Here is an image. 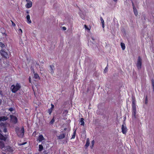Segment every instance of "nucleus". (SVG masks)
<instances>
[{
    "label": "nucleus",
    "mask_w": 154,
    "mask_h": 154,
    "mask_svg": "<svg viewBox=\"0 0 154 154\" xmlns=\"http://www.w3.org/2000/svg\"><path fill=\"white\" fill-rule=\"evenodd\" d=\"M21 88V86L20 83H17L16 85H12L11 87V89L13 93H16L17 91L20 90Z\"/></svg>",
    "instance_id": "obj_1"
},
{
    "label": "nucleus",
    "mask_w": 154,
    "mask_h": 154,
    "mask_svg": "<svg viewBox=\"0 0 154 154\" xmlns=\"http://www.w3.org/2000/svg\"><path fill=\"white\" fill-rule=\"evenodd\" d=\"M16 132L18 136L20 137H23L24 133V130L23 127L20 130L19 129H16Z\"/></svg>",
    "instance_id": "obj_2"
},
{
    "label": "nucleus",
    "mask_w": 154,
    "mask_h": 154,
    "mask_svg": "<svg viewBox=\"0 0 154 154\" xmlns=\"http://www.w3.org/2000/svg\"><path fill=\"white\" fill-rule=\"evenodd\" d=\"M142 65V60L141 57L139 56L138 57L136 66L138 70H140L141 68Z\"/></svg>",
    "instance_id": "obj_3"
},
{
    "label": "nucleus",
    "mask_w": 154,
    "mask_h": 154,
    "mask_svg": "<svg viewBox=\"0 0 154 154\" xmlns=\"http://www.w3.org/2000/svg\"><path fill=\"white\" fill-rule=\"evenodd\" d=\"M0 53L2 57H3L5 58H8V55L7 52L5 51L4 50L2 49L0 51Z\"/></svg>",
    "instance_id": "obj_4"
},
{
    "label": "nucleus",
    "mask_w": 154,
    "mask_h": 154,
    "mask_svg": "<svg viewBox=\"0 0 154 154\" xmlns=\"http://www.w3.org/2000/svg\"><path fill=\"white\" fill-rule=\"evenodd\" d=\"M12 122L14 124H16L17 122V118L15 116L13 115H11L10 116Z\"/></svg>",
    "instance_id": "obj_5"
},
{
    "label": "nucleus",
    "mask_w": 154,
    "mask_h": 154,
    "mask_svg": "<svg viewBox=\"0 0 154 154\" xmlns=\"http://www.w3.org/2000/svg\"><path fill=\"white\" fill-rule=\"evenodd\" d=\"M122 132L123 134H125L127 131V129L126 126V125L124 123V124L122 126Z\"/></svg>",
    "instance_id": "obj_6"
},
{
    "label": "nucleus",
    "mask_w": 154,
    "mask_h": 154,
    "mask_svg": "<svg viewBox=\"0 0 154 154\" xmlns=\"http://www.w3.org/2000/svg\"><path fill=\"white\" fill-rule=\"evenodd\" d=\"M136 101L134 98H132V110H136Z\"/></svg>",
    "instance_id": "obj_7"
},
{
    "label": "nucleus",
    "mask_w": 154,
    "mask_h": 154,
    "mask_svg": "<svg viewBox=\"0 0 154 154\" xmlns=\"http://www.w3.org/2000/svg\"><path fill=\"white\" fill-rule=\"evenodd\" d=\"M55 69L54 66L53 65H50L49 71L52 74H53L54 73Z\"/></svg>",
    "instance_id": "obj_8"
},
{
    "label": "nucleus",
    "mask_w": 154,
    "mask_h": 154,
    "mask_svg": "<svg viewBox=\"0 0 154 154\" xmlns=\"http://www.w3.org/2000/svg\"><path fill=\"white\" fill-rule=\"evenodd\" d=\"M45 139L42 134L39 135L37 140V141H38V142H41L42 140H45Z\"/></svg>",
    "instance_id": "obj_9"
},
{
    "label": "nucleus",
    "mask_w": 154,
    "mask_h": 154,
    "mask_svg": "<svg viewBox=\"0 0 154 154\" xmlns=\"http://www.w3.org/2000/svg\"><path fill=\"white\" fill-rule=\"evenodd\" d=\"M132 4L134 14L135 16H137L138 15V12L137 11V10L135 6L134 5V3L133 2H132Z\"/></svg>",
    "instance_id": "obj_10"
},
{
    "label": "nucleus",
    "mask_w": 154,
    "mask_h": 154,
    "mask_svg": "<svg viewBox=\"0 0 154 154\" xmlns=\"http://www.w3.org/2000/svg\"><path fill=\"white\" fill-rule=\"evenodd\" d=\"M51 107L50 109H48V112L49 113L50 115L51 114V113H52V111H53V109H54V105L53 104L51 103Z\"/></svg>",
    "instance_id": "obj_11"
},
{
    "label": "nucleus",
    "mask_w": 154,
    "mask_h": 154,
    "mask_svg": "<svg viewBox=\"0 0 154 154\" xmlns=\"http://www.w3.org/2000/svg\"><path fill=\"white\" fill-rule=\"evenodd\" d=\"M7 139V137H5L1 134H0V140L5 141Z\"/></svg>",
    "instance_id": "obj_12"
},
{
    "label": "nucleus",
    "mask_w": 154,
    "mask_h": 154,
    "mask_svg": "<svg viewBox=\"0 0 154 154\" xmlns=\"http://www.w3.org/2000/svg\"><path fill=\"white\" fill-rule=\"evenodd\" d=\"M29 2V3H28L27 4H26V7L27 8H29L31 7L32 5V3L31 2Z\"/></svg>",
    "instance_id": "obj_13"
},
{
    "label": "nucleus",
    "mask_w": 154,
    "mask_h": 154,
    "mask_svg": "<svg viewBox=\"0 0 154 154\" xmlns=\"http://www.w3.org/2000/svg\"><path fill=\"white\" fill-rule=\"evenodd\" d=\"M90 140L89 138H88L87 139L86 143L85 145L86 148H87L89 145Z\"/></svg>",
    "instance_id": "obj_14"
},
{
    "label": "nucleus",
    "mask_w": 154,
    "mask_h": 154,
    "mask_svg": "<svg viewBox=\"0 0 154 154\" xmlns=\"http://www.w3.org/2000/svg\"><path fill=\"white\" fill-rule=\"evenodd\" d=\"M6 149L9 152H12L13 150L12 148L10 146H6Z\"/></svg>",
    "instance_id": "obj_15"
},
{
    "label": "nucleus",
    "mask_w": 154,
    "mask_h": 154,
    "mask_svg": "<svg viewBox=\"0 0 154 154\" xmlns=\"http://www.w3.org/2000/svg\"><path fill=\"white\" fill-rule=\"evenodd\" d=\"M26 19H27V22L28 23H31V21L30 19V16L29 15H27L26 16Z\"/></svg>",
    "instance_id": "obj_16"
},
{
    "label": "nucleus",
    "mask_w": 154,
    "mask_h": 154,
    "mask_svg": "<svg viewBox=\"0 0 154 154\" xmlns=\"http://www.w3.org/2000/svg\"><path fill=\"white\" fill-rule=\"evenodd\" d=\"M65 137V134H61L58 137V138L59 139H61L64 138Z\"/></svg>",
    "instance_id": "obj_17"
},
{
    "label": "nucleus",
    "mask_w": 154,
    "mask_h": 154,
    "mask_svg": "<svg viewBox=\"0 0 154 154\" xmlns=\"http://www.w3.org/2000/svg\"><path fill=\"white\" fill-rule=\"evenodd\" d=\"M7 119V117L4 116L0 117V121H4Z\"/></svg>",
    "instance_id": "obj_18"
},
{
    "label": "nucleus",
    "mask_w": 154,
    "mask_h": 154,
    "mask_svg": "<svg viewBox=\"0 0 154 154\" xmlns=\"http://www.w3.org/2000/svg\"><path fill=\"white\" fill-rule=\"evenodd\" d=\"M79 122L80 123V125H81L84 126L85 124L84 118H81Z\"/></svg>",
    "instance_id": "obj_19"
},
{
    "label": "nucleus",
    "mask_w": 154,
    "mask_h": 154,
    "mask_svg": "<svg viewBox=\"0 0 154 154\" xmlns=\"http://www.w3.org/2000/svg\"><path fill=\"white\" fill-rule=\"evenodd\" d=\"M34 78L36 79H40V77L38 75L37 73H34Z\"/></svg>",
    "instance_id": "obj_20"
},
{
    "label": "nucleus",
    "mask_w": 154,
    "mask_h": 154,
    "mask_svg": "<svg viewBox=\"0 0 154 154\" xmlns=\"http://www.w3.org/2000/svg\"><path fill=\"white\" fill-rule=\"evenodd\" d=\"M132 114L134 118H136V110H132Z\"/></svg>",
    "instance_id": "obj_21"
},
{
    "label": "nucleus",
    "mask_w": 154,
    "mask_h": 154,
    "mask_svg": "<svg viewBox=\"0 0 154 154\" xmlns=\"http://www.w3.org/2000/svg\"><path fill=\"white\" fill-rule=\"evenodd\" d=\"M5 145L4 143L0 141V148L2 149V148L4 147Z\"/></svg>",
    "instance_id": "obj_22"
},
{
    "label": "nucleus",
    "mask_w": 154,
    "mask_h": 154,
    "mask_svg": "<svg viewBox=\"0 0 154 154\" xmlns=\"http://www.w3.org/2000/svg\"><path fill=\"white\" fill-rule=\"evenodd\" d=\"M39 149L38 150L39 151H42L43 149V146L42 144L39 145L38 146Z\"/></svg>",
    "instance_id": "obj_23"
},
{
    "label": "nucleus",
    "mask_w": 154,
    "mask_h": 154,
    "mask_svg": "<svg viewBox=\"0 0 154 154\" xmlns=\"http://www.w3.org/2000/svg\"><path fill=\"white\" fill-rule=\"evenodd\" d=\"M121 46L122 50H124L125 48V44L123 43H121Z\"/></svg>",
    "instance_id": "obj_24"
},
{
    "label": "nucleus",
    "mask_w": 154,
    "mask_h": 154,
    "mask_svg": "<svg viewBox=\"0 0 154 154\" xmlns=\"http://www.w3.org/2000/svg\"><path fill=\"white\" fill-rule=\"evenodd\" d=\"M76 133V130H75L73 132V134L72 136L71 139H74L75 138Z\"/></svg>",
    "instance_id": "obj_25"
},
{
    "label": "nucleus",
    "mask_w": 154,
    "mask_h": 154,
    "mask_svg": "<svg viewBox=\"0 0 154 154\" xmlns=\"http://www.w3.org/2000/svg\"><path fill=\"white\" fill-rule=\"evenodd\" d=\"M0 47H1L2 48H5V44L2 42H0Z\"/></svg>",
    "instance_id": "obj_26"
},
{
    "label": "nucleus",
    "mask_w": 154,
    "mask_h": 154,
    "mask_svg": "<svg viewBox=\"0 0 154 154\" xmlns=\"http://www.w3.org/2000/svg\"><path fill=\"white\" fill-rule=\"evenodd\" d=\"M148 103L147 96H146L145 97V103L146 104H147Z\"/></svg>",
    "instance_id": "obj_27"
},
{
    "label": "nucleus",
    "mask_w": 154,
    "mask_h": 154,
    "mask_svg": "<svg viewBox=\"0 0 154 154\" xmlns=\"http://www.w3.org/2000/svg\"><path fill=\"white\" fill-rule=\"evenodd\" d=\"M91 143L92 145H91V146L90 147H91V149H92L93 148V146H94V140H93L91 141Z\"/></svg>",
    "instance_id": "obj_28"
},
{
    "label": "nucleus",
    "mask_w": 154,
    "mask_h": 154,
    "mask_svg": "<svg viewBox=\"0 0 154 154\" xmlns=\"http://www.w3.org/2000/svg\"><path fill=\"white\" fill-rule=\"evenodd\" d=\"M55 121V120L54 118H53L50 121V123L51 124H52Z\"/></svg>",
    "instance_id": "obj_29"
},
{
    "label": "nucleus",
    "mask_w": 154,
    "mask_h": 154,
    "mask_svg": "<svg viewBox=\"0 0 154 154\" xmlns=\"http://www.w3.org/2000/svg\"><path fill=\"white\" fill-rule=\"evenodd\" d=\"M108 65L107 64L106 66L105 67V68L104 70V72L105 73H106L107 71V70H108Z\"/></svg>",
    "instance_id": "obj_30"
},
{
    "label": "nucleus",
    "mask_w": 154,
    "mask_h": 154,
    "mask_svg": "<svg viewBox=\"0 0 154 154\" xmlns=\"http://www.w3.org/2000/svg\"><path fill=\"white\" fill-rule=\"evenodd\" d=\"M18 32L19 34H21L22 33V30L21 29H20L18 30Z\"/></svg>",
    "instance_id": "obj_31"
},
{
    "label": "nucleus",
    "mask_w": 154,
    "mask_h": 154,
    "mask_svg": "<svg viewBox=\"0 0 154 154\" xmlns=\"http://www.w3.org/2000/svg\"><path fill=\"white\" fill-rule=\"evenodd\" d=\"M100 20L101 21L102 24L104 23V21L102 17H100Z\"/></svg>",
    "instance_id": "obj_32"
},
{
    "label": "nucleus",
    "mask_w": 154,
    "mask_h": 154,
    "mask_svg": "<svg viewBox=\"0 0 154 154\" xmlns=\"http://www.w3.org/2000/svg\"><path fill=\"white\" fill-rule=\"evenodd\" d=\"M84 26H85V28L86 29H87L88 30H90V28H88V26L86 25H85Z\"/></svg>",
    "instance_id": "obj_33"
},
{
    "label": "nucleus",
    "mask_w": 154,
    "mask_h": 154,
    "mask_svg": "<svg viewBox=\"0 0 154 154\" xmlns=\"http://www.w3.org/2000/svg\"><path fill=\"white\" fill-rule=\"evenodd\" d=\"M14 110V109L13 108L11 107V108H9V109H8V110L11 111V112H12V111L13 110Z\"/></svg>",
    "instance_id": "obj_34"
},
{
    "label": "nucleus",
    "mask_w": 154,
    "mask_h": 154,
    "mask_svg": "<svg viewBox=\"0 0 154 154\" xmlns=\"http://www.w3.org/2000/svg\"><path fill=\"white\" fill-rule=\"evenodd\" d=\"M30 69L32 70V72H33V73H35V72L34 71V69L33 68H32V67H31Z\"/></svg>",
    "instance_id": "obj_35"
},
{
    "label": "nucleus",
    "mask_w": 154,
    "mask_h": 154,
    "mask_svg": "<svg viewBox=\"0 0 154 154\" xmlns=\"http://www.w3.org/2000/svg\"><path fill=\"white\" fill-rule=\"evenodd\" d=\"M26 142H23V143H20L19 144V145L22 146L23 145H24L26 144Z\"/></svg>",
    "instance_id": "obj_36"
},
{
    "label": "nucleus",
    "mask_w": 154,
    "mask_h": 154,
    "mask_svg": "<svg viewBox=\"0 0 154 154\" xmlns=\"http://www.w3.org/2000/svg\"><path fill=\"white\" fill-rule=\"evenodd\" d=\"M36 131H34L32 134V135L33 136H35V135H36Z\"/></svg>",
    "instance_id": "obj_37"
},
{
    "label": "nucleus",
    "mask_w": 154,
    "mask_h": 154,
    "mask_svg": "<svg viewBox=\"0 0 154 154\" xmlns=\"http://www.w3.org/2000/svg\"><path fill=\"white\" fill-rule=\"evenodd\" d=\"M7 131V129L6 128H5L3 130V132L5 133H6Z\"/></svg>",
    "instance_id": "obj_38"
},
{
    "label": "nucleus",
    "mask_w": 154,
    "mask_h": 154,
    "mask_svg": "<svg viewBox=\"0 0 154 154\" xmlns=\"http://www.w3.org/2000/svg\"><path fill=\"white\" fill-rule=\"evenodd\" d=\"M11 22L12 25L14 26H16L15 23H14L12 21H11Z\"/></svg>",
    "instance_id": "obj_39"
},
{
    "label": "nucleus",
    "mask_w": 154,
    "mask_h": 154,
    "mask_svg": "<svg viewBox=\"0 0 154 154\" xmlns=\"http://www.w3.org/2000/svg\"><path fill=\"white\" fill-rule=\"evenodd\" d=\"M2 34L3 35H5L6 36L7 35V34L5 32L2 33Z\"/></svg>",
    "instance_id": "obj_40"
},
{
    "label": "nucleus",
    "mask_w": 154,
    "mask_h": 154,
    "mask_svg": "<svg viewBox=\"0 0 154 154\" xmlns=\"http://www.w3.org/2000/svg\"><path fill=\"white\" fill-rule=\"evenodd\" d=\"M62 28L63 30H66V28L65 26H63Z\"/></svg>",
    "instance_id": "obj_41"
},
{
    "label": "nucleus",
    "mask_w": 154,
    "mask_h": 154,
    "mask_svg": "<svg viewBox=\"0 0 154 154\" xmlns=\"http://www.w3.org/2000/svg\"><path fill=\"white\" fill-rule=\"evenodd\" d=\"M40 70L41 71H43V68L42 67V66H41V67H40Z\"/></svg>",
    "instance_id": "obj_42"
},
{
    "label": "nucleus",
    "mask_w": 154,
    "mask_h": 154,
    "mask_svg": "<svg viewBox=\"0 0 154 154\" xmlns=\"http://www.w3.org/2000/svg\"><path fill=\"white\" fill-rule=\"evenodd\" d=\"M2 103V99L0 98V105H1Z\"/></svg>",
    "instance_id": "obj_43"
},
{
    "label": "nucleus",
    "mask_w": 154,
    "mask_h": 154,
    "mask_svg": "<svg viewBox=\"0 0 154 154\" xmlns=\"http://www.w3.org/2000/svg\"><path fill=\"white\" fill-rule=\"evenodd\" d=\"M102 27L103 28H104V27H105V26H104V23H103V24H102Z\"/></svg>",
    "instance_id": "obj_44"
},
{
    "label": "nucleus",
    "mask_w": 154,
    "mask_h": 154,
    "mask_svg": "<svg viewBox=\"0 0 154 154\" xmlns=\"http://www.w3.org/2000/svg\"><path fill=\"white\" fill-rule=\"evenodd\" d=\"M81 17L83 19H85V17H84V16H82V15L81 16Z\"/></svg>",
    "instance_id": "obj_45"
},
{
    "label": "nucleus",
    "mask_w": 154,
    "mask_h": 154,
    "mask_svg": "<svg viewBox=\"0 0 154 154\" xmlns=\"http://www.w3.org/2000/svg\"><path fill=\"white\" fill-rule=\"evenodd\" d=\"M0 94L2 95V91H1L0 90Z\"/></svg>",
    "instance_id": "obj_46"
},
{
    "label": "nucleus",
    "mask_w": 154,
    "mask_h": 154,
    "mask_svg": "<svg viewBox=\"0 0 154 154\" xmlns=\"http://www.w3.org/2000/svg\"><path fill=\"white\" fill-rule=\"evenodd\" d=\"M36 63V65L37 66H40V65H39V64L38 63Z\"/></svg>",
    "instance_id": "obj_47"
},
{
    "label": "nucleus",
    "mask_w": 154,
    "mask_h": 154,
    "mask_svg": "<svg viewBox=\"0 0 154 154\" xmlns=\"http://www.w3.org/2000/svg\"><path fill=\"white\" fill-rule=\"evenodd\" d=\"M66 130H67V128H64V130L66 131Z\"/></svg>",
    "instance_id": "obj_48"
},
{
    "label": "nucleus",
    "mask_w": 154,
    "mask_h": 154,
    "mask_svg": "<svg viewBox=\"0 0 154 154\" xmlns=\"http://www.w3.org/2000/svg\"><path fill=\"white\" fill-rule=\"evenodd\" d=\"M117 1V0H113V1L115 2H116Z\"/></svg>",
    "instance_id": "obj_49"
},
{
    "label": "nucleus",
    "mask_w": 154,
    "mask_h": 154,
    "mask_svg": "<svg viewBox=\"0 0 154 154\" xmlns=\"http://www.w3.org/2000/svg\"><path fill=\"white\" fill-rule=\"evenodd\" d=\"M29 82L30 83L31 82V81H30V77L29 78Z\"/></svg>",
    "instance_id": "obj_50"
},
{
    "label": "nucleus",
    "mask_w": 154,
    "mask_h": 154,
    "mask_svg": "<svg viewBox=\"0 0 154 154\" xmlns=\"http://www.w3.org/2000/svg\"><path fill=\"white\" fill-rule=\"evenodd\" d=\"M30 0H26V2H28Z\"/></svg>",
    "instance_id": "obj_51"
},
{
    "label": "nucleus",
    "mask_w": 154,
    "mask_h": 154,
    "mask_svg": "<svg viewBox=\"0 0 154 154\" xmlns=\"http://www.w3.org/2000/svg\"><path fill=\"white\" fill-rule=\"evenodd\" d=\"M2 154H6L5 153L2 152Z\"/></svg>",
    "instance_id": "obj_52"
},
{
    "label": "nucleus",
    "mask_w": 154,
    "mask_h": 154,
    "mask_svg": "<svg viewBox=\"0 0 154 154\" xmlns=\"http://www.w3.org/2000/svg\"><path fill=\"white\" fill-rule=\"evenodd\" d=\"M92 40H94V38H92Z\"/></svg>",
    "instance_id": "obj_53"
}]
</instances>
